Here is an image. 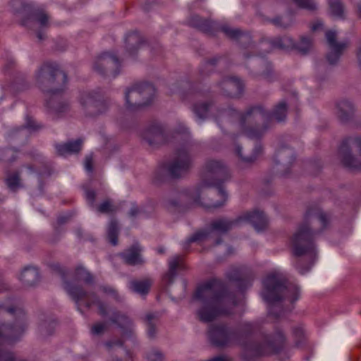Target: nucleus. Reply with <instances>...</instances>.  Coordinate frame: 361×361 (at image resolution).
I'll use <instances>...</instances> for the list:
<instances>
[{"instance_id":"f257e3e1","label":"nucleus","mask_w":361,"mask_h":361,"mask_svg":"<svg viewBox=\"0 0 361 361\" xmlns=\"http://www.w3.org/2000/svg\"><path fill=\"white\" fill-rule=\"evenodd\" d=\"M216 111V118L236 119L243 134L250 139L259 140L274 126V121L278 123L286 121L288 104L286 101H281L271 111L261 104L251 106L243 113L231 107L218 108Z\"/></svg>"},{"instance_id":"f03ea898","label":"nucleus","mask_w":361,"mask_h":361,"mask_svg":"<svg viewBox=\"0 0 361 361\" xmlns=\"http://www.w3.org/2000/svg\"><path fill=\"white\" fill-rule=\"evenodd\" d=\"M328 218L320 208L317 206L309 207L305 214L304 221L300 225L293 235L291 245L293 255L297 257L306 255L310 262L303 267V262L298 259L295 268L300 274L307 273L313 265L317 257L315 237L326 226Z\"/></svg>"},{"instance_id":"7ed1b4c3","label":"nucleus","mask_w":361,"mask_h":361,"mask_svg":"<svg viewBox=\"0 0 361 361\" xmlns=\"http://www.w3.org/2000/svg\"><path fill=\"white\" fill-rule=\"evenodd\" d=\"M195 298L201 301L202 306L197 310L199 319L209 323L219 317L232 314L237 302L234 294L228 291L224 282L211 279L200 286Z\"/></svg>"},{"instance_id":"20e7f679","label":"nucleus","mask_w":361,"mask_h":361,"mask_svg":"<svg viewBox=\"0 0 361 361\" xmlns=\"http://www.w3.org/2000/svg\"><path fill=\"white\" fill-rule=\"evenodd\" d=\"M206 171L213 177V180H204L196 189H185L179 193L177 199H170L167 202L169 208H176L180 204L190 202H198L200 193L203 189L214 186L216 188L218 195L221 200L216 202L211 203L210 207L219 208L224 205L227 200V193L222 186V183L231 178V173L227 165L219 159H208L204 164Z\"/></svg>"},{"instance_id":"39448f33","label":"nucleus","mask_w":361,"mask_h":361,"mask_svg":"<svg viewBox=\"0 0 361 361\" xmlns=\"http://www.w3.org/2000/svg\"><path fill=\"white\" fill-rule=\"evenodd\" d=\"M262 296L269 305V314L279 318L294 308L293 304L300 297V289L296 285L288 283L281 274L274 273L264 279Z\"/></svg>"},{"instance_id":"423d86ee","label":"nucleus","mask_w":361,"mask_h":361,"mask_svg":"<svg viewBox=\"0 0 361 361\" xmlns=\"http://www.w3.org/2000/svg\"><path fill=\"white\" fill-rule=\"evenodd\" d=\"M5 314L13 316L16 321L13 326L5 324L0 325V361H25L16 358L12 352L2 347L3 342L14 343L25 332L27 327L25 313L21 308L7 307L0 303V317Z\"/></svg>"},{"instance_id":"0eeeda50","label":"nucleus","mask_w":361,"mask_h":361,"mask_svg":"<svg viewBox=\"0 0 361 361\" xmlns=\"http://www.w3.org/2000/svg\"><path fill=\"white\" fill-rule=\"evenodd\" d=\"M192 147L190 143H185L178 147L174 157L156 171L154 183L159 185L166 181L169 178L176 179L186 175L193 165Z\"/></svg>"},{"instance_id":"6e6552de","label":"nucleus","mask_w":361,"mask_h":361,"mask_svg":"<svg viewBox=\"0 0 361 361\" xmlns=\"http://www.w3.org/2000/svg\"><path fill=\"white\" fill-rule=\"evenodd\" d=\"M255 323L244 322L240 323L234 331L238 335V341L235 343H240L244 346L245 350L251 355L259 356L280 350L285 341V337L281 331H277L274 336H267L264 338V343H244L243 340L251 335L257 329Z\"/></svg>"},{"instance_id":"1a4fd4ad","label":"nucleus","mask_w":361,"mask_h":361,"mask_svg":"<svg viewBox=\"0 0 361 361\" xmlns=\"http://www.w3.org/2000/svg\"><path fill=\"white\" fill-rule=\"evenodd\" d=\"M262 45H264V51L259 54L261 57L249 60L247 66L252 68L251 71L254 78L262 79L271 82L275 80V77L271 63L264 58V56L271 51L272 49L285 51L293 49L295 47V43L290 37L284 35L271 39L262 40Z\"/></svg>"},{"instance_id":"9d476101","label":"nucleus","mask_w":361,"mask_h":361,"mask_svg":"<svg viewBox=\"0 0 361 361\" xmlns=\"http://www.w3.org/2000/svg\"><path fill=\"white\" fill-rule=\"evenodd\" d=\"M35 78L42 91L54 96L63 92L67 75L56 63L46 62L36 72Z\"/></svg>"},{"instance_id":"9b49d317","label":"nucleus","mask_w":361,"mask_h":361,"mask_svg":"<svg viewBox=\"0 0 361 361\" xmlns=\"http://www.w3.org/2000/svg\"><path fill=\"white\" fill-rule=\"evenodd\" d=\"M62 279L63 281L64 289L75 302L78 311L82 313L81 310V305L82 304L87 309H90L92 305H95L98 307L99 313L102 317L107 316V306L99 299L95 293H89L82 286L73 284L66 281L63 274H62Z\"/></svg>"},{"instance_id":"f8f14e48","label":"nucleus","mask_w":361,"mask_h":361,"mask_svg":"<svg viewBox=\"0 0 361 361\" xmlns=\"http://www.w3.org/2000/svg\"><path fill=\"white\" fill-rule=\"evenodd\" d=\"M240 224V219H230L227 217H220L211 221L208 231H200L195 233L184 243L185 250L189 247L191 243L201 241L207 239L212 234L223 235L238 226Z\"/></svg>"},{"instance_id":"ddd939ff","label":"nucleus","mask_w":361,"mask_h":361,"mask_svg":"<svg viewBox=\"0 0 361 361\" xmlns=\"http://www.w3.org/2000/svg\"><path fill=\"white\" fill-rule=\"evenodd\" d=\"M343 164L350 169H361V138L348 137L343 140L339 149Z\"/></svg>"},{"instance_id":"4468645a","label":"nucleus","mask_w":361,"mask_h":361,"mask_svg":"<svg viewBox=\"0 0 361 361\" xmlns=\"http://www.w3.org/2000/svg\"><path fill=\"white\" fill-rule=\"evenodd\" d=\"M79 102L86 117H95L102 114L109 107L108 103L104 101L102 95L96 91L82 93Z\"/></svg>"},{"instance_id":"2eb2a0df","label":"nucleus","mask_w":361,"mask_h":361,"mask_svg":"<svg viewBox=\"0 0 361 361\" xmlns=\"http://www.w3.org/2000/svg\"><path fill=\"white\" fill-rule=\"evenodd\" d=\"M121 61L116 54L104 52L94 62L93 69L102 76L116 77L121 73Z\"/></svg>"},{"instance_id":"dca6fc26","label":"nucleus","mask_w":361,"mask_h":361,"mask_svg":"<svg viewBox=\"0 0 361 361\" xmlns=\"http://www.w3.org/2000/svg\"><path fill=\"white\" fill-rule=\"evenodd\" d=\"M208 336L211 343L218 347H224L238 341V335L234 329L225 324H212L209 327Z\"/></svg>"},{"instance_id":"f3484780","label":"nucleus","mask_w":361,"mask_h":361,"mask_svg":"<svg viewBox=\"0 0 361 361\" xmlns=\"http://www.w3.org/2000/svg\"><path fill=\"white\" fill-rule=\"evenodd\" d=\"M295 160L293 149L286 145H281L277 149L274 159L276 169L282 176L290 173Z\"/></svg>"},{"instance_id":"a211bd4d","label":"nucleus","mask_w":361,"mask_h":361,"mask_svg":"<svg viewBox=\"0 0 361 361\" xmlns=\"http://www.w3.org/2000/svg\"><path fill=\"white\" fill-rule=\"evenodd\" d=\"M236 42H238L242 47L252 50V52L250 51H245L243 53V57L245 61V67L249 69L250 74L252 75V77H253V73L251 71L252 68L247 66V62L249 60L252 59H259L261 57L259 54L263 53L264 45H262V42L259 44H254L250 33L243 30L242 31L238 39H237Z\"/></svg>"},{"instance_id":"6ab92c4d","label":"nucleus","mask_w":361,"mask_h":361,"mask_svg":"<svg viewBox=\"0 0 361 361\" xmlns=\"http://www.w3.org/2000/svg\"><path fill=\"white\" fill-rule=\"evenodd\" d=\"M140 135L142 139L152 147L159 145L166 141L164 128L158 123H152L146 126Z\"/></svg>"},{"instance_id":"aec40b11","label":"nucleus","mask_w":361,"mask_h":361,"mask_svg":"<svg viewBox=\"0 0 361 361\" xmlns=\"http://www.w3.org/2000/svg\"><path fill=\"white\" fill-rule=\"evenodd\" d=\"M326 39L330 49L326 54V60L330 65H336L346 45L345 43L336 41V33L332 30L326 32Z\"/></svg>"},{"instance_id":"412c9836","label":"nucleus","mask_w":361,"mask_h":361,"mask_svg":"<svg viewBox=\"0 0 361 361\" xmlns=\"http://www.w3.org/2000/svg\"><path fill=\"white\" fill-rule=\"evenodd\" d=\"M142 247L138 242H135L129 247L118 254L124 263L130 266L142 265L145 260L142 256Z\"/></svg>"},{"instance_id":"4be33fe9","label":"nucleus","mask_w":361,"mask_h":361,"mask_svg":"<svg viewBox=\"0 0 361 361\" xmlns=\"http://www.w3.org/2000/svg\"><path fill=\"white\" fill-rule=\"evenodd\" d=\"M109 320L118 326L122 331L123 336L132 337L134 332V324L132 319L125 313L114 310Z\"/></svg>"},{"instance_id":"5701e85b","label":"nucleus","mask_w":361,"mask_h":361,"mask_svg":"<svg viewBox=\"0 0 361 361\" xmlns=\"http://www.w3.org/2000/svg\"><path fill=\"white\" fill-rule=\"evenodd\" d=\"M222 93L229 97H239L243 91L242 82L235 77L224 78L219 83Z\"/></svg>"},{"instance_id":"b1692460","label":"nucleus","mask_w":361,"mask_h":361,"mask_svg":"<svg viewBox=\"0 0 361 361\" xmlns=\"http://www.w3.org/2000/svg\"><path fill=\"white\" fill-rule=\"evenodd\" d=\"M355 107L348 99H341L336 103V116L342 123H348L354 118Z\"/></svg>"},{"instance_id":"393cba45","label":"nucleus","mask_w":361,"mask_h":361,"mask_svg":"<svg viewBox=\"0 0 361 361\" xmlns=\"http://www.w3.org/2000/svg\"><path fill=\"white\" fill-rule=\"evenodd\" d=\"M240 219V223L247 221L250 223L257 231L264 229L267 225V219L262 212H247L238 217Z\"/></svg>"},{"instance_id":"a878e982","label":"nucleus","mask_w":361,"mask_h":361,"mask_svg":"<svg viewBox=\"0 0 361 361\" xmlns=\"http://www.w3.org/2000/svg\"><path fill=\"white\" fill-rule=\"evenodd\" d=\"M126 108L130 111H135L142 108V100L138 84H135L129 87L125 92Z\"/></svg>"},{"instance_id":"bb28decb","label":"nucleus","mask_w":361,"mask_h":361,"mask_svg":"<svg viewBox=\"0 0 361 361\" xmlns=\"http://www.w3.org/2000/svg\"><path fill=\"white\" fill-rule=\"evenodd\" d=\"M188 25L207 34H212L213 32L216 30L215 23L207 19H203L197 15H193L190 17L188 19Z\"/></svg>"},{"instance_id":"cd10ccee","label":"nucleus","mask_w":361,"mask_h":361,"mask_svg":"<svg viewBox=\"0 0 361 361\" xmlns=\"http://www.w3.org/2000/svg\"><path fill=\"white\" fill-rule=\"evenodd\" d=\"M142 36L137 32L128 34L125 39L126 49L130 56H134L144 43Z\"/></svg>"},{"instance_id":"c85d7f7f","label":"nucleus","mask_w":361,"mask_h":361,"mask_svg":"<svg viewBox=\"0 0 361 361\" xmlns=\"http://www.w3.org/2000/svg\"><path fill=\"white\" fill-rule=\"evenodd\" d=\"M142 102V107L149 105L154 99L156 96V89L154 86L148 82L138 84Z\"/></svg>"},{"instance_id":"c756f323","label":"nucleus","mask_w":361,"mask_h":361,"mask_svg":"<svg viewBox=\"0 0 361 361\" xmlns=\"http://www.w3.org/2000/svg\"><path fill=\"white\" fill-rule=\"evenodd\" d=\"M20 280L25 286H34L39 281V273L36 268L25 267L20 275Z\"/></svg>"},{"instance_id":"7c9ffc66","label":"nucleus","mask_w":361,"mask_h":361,"mask_svg":"<svg viewBox=\"0 0 361 361\" xmlns=\"http://www.w3.org/2000/svg\"><path fill=\"white\" fill-rule=\"evenodd\" d=\"M82 144L81 139L67 142L65 144L56 145V149L57 154L61 156H66L78 152Z\"/></svg>"},{"instance_id":"2f4dec72","label":"nucleus","mask_w":361,"mask_h":361,"mask_svg":"<svg viewBox=\"0 0 361 361\" xmlns=\"http://www.w3.org/2000/svg\"><path fill=\"white\" fill-rule=\"evenodd\" d=\"M185 265L183 258L180 255L174 256L169 260V271L166 274L169 283H173L174 278L177 276L178 270H183Z\"/></svg>"},{"instance_id":"473e14b6","label":"nucleus","mask_w":361,"mask_h":361,"mask_svg":"<svg viewBox=\"0 0 361 361\" xmlns=\"http://www.w3.org/2000/svg\"><path fill=\"white\" fill-rule=\"evenodd\" d=\"M50 96L51 98L47 101V104L51 113L59 114L69 110L70 106L67 101L58 98V95Z\"/></svg>"},{"instance_id":"72a5a7b5","label":"nucleus","mask_w":361,"mask_h":361,"mask_svg":"<svg viewBox=\"0 0 361 361\" xmlns=\"http://www.w3.org/2000/svg\"><path fill=\"white\" fill-rule=\"evenodd\" d=\"M35 129L36 127L34 125V122L28 120L25 126L11 130L8 136L11 140L18 139L20 142L24 143L29 135L30 130Z\"/></svg>"},{"instance_id":"f704fd0d","label":"nucleus","mask_w":361,"mask_h":361,"mask_svg":"<svg viewBox=\"0 0 361 361\" xmlns=\"http://www.w3.org/2000/svg\"><path fill=\"white\" fill-rule=\"evenodd\" d=\"M49 16L42 9H35L30 18L23 19L22 25L29 27L32 21H35L39 23L41 27H47L48 25Z\"/></svg>"},{"instance_id":"c9c22d12","label":"nucleus","mask_w":361,"mask_h":361,"mask_svg":"<svg viewBox=\"0 0 361 361\" xmlns=\"http://www.w3.org/2000/svg\"><path fill=\"white\" fill-rule=\"evenodd\" d=\"M213 103L212 102H196L192 106V111L197 119L204 121L211 111Z\"/></svg>"},{"instance_id":"e433bc0d","label":"nucleus","mask_w":361,"mask_h":361,"mask_svg":"<svg viewBox=\"0 0 361 361\" xmlns=\"http://www.w3.org/2000/svg\"><path fill=\"white\" fill-rule=\"evenodd\" d=\"M262 152V147L260 145H256L250 154H243V148L240 145H235V153L240 159L245 164H252L257 160Z\"/></svg>"},{"instance_id":"4c0bfd02","label":"nucleus","mask_w":361,"mask_h":361,"mask_svg":"<svg viewBox=\"0 0 361 361\" xmlns=\"http://www.w3.org/2000/svg\"><path fill=\"white\" fill-rule=\"evenodd\" d=\"M144 322L147 326V336L150 339H154L157 336L158 316L155 313L148 312L146 314Z\"/></svg>"},{"instance_id":"58836bf2","label":"nucleus","mask_w":361,"mask_h":361,"mask_svg":"<svg viewBox=\"0 0 361 361\" xmlns=\"http://www.w3.org/2000/svg\"><path fill=\"white\" fill-rule=\"evenodd\" d=\"M152 281L148 279L142 280L134 279L129 282V288L140 295H146L149 290Z\"/></svg>"},{"instance_id":"ea45409f","label":"nucleus","mask_w":361,"mask_h":361,"mask_svg":"<svg viewBox=\"0 0 361 361\" xmlns=\"http://www.w3.org/2000/svg\"><path fill=\"white\" fill-rule=\"evenodd\" d=\"M222 56H214L211 59H208L204 60L200 65L199 68V73L200 75L204 78L209 75L211 73L213 72L216 65L219 61L223 60Z\"/></svg>"},{"instance_id":"a19ab883","label":"nucleus","mask_w":361,"mask_h":361,"mask_svg":"<svg viewBox=\"0 0 361 361\" xmlns=\"http://www.w3.org/2000/svg\"><path fill=\"white\" fill-rule=\"evenodd\" d=\"M120 228L118 226V221L112 219L107 227L106 231V239L108 242L113 246L118 245V238L119 234Z\"/></svg>"},{"instance_id":"79ce46f5","label":"nucleus","mask_w":361,"mask_h":361,"mask_svg":"<svg viewBox=\"0 0 361 361\" xmlns=\"http://www.w3.org/2000/svg\"><path fill=\"white\" fill-rule=\"evenodd\" d=\"M170 90L171 94H178L180 97H184L188 93L193 92L190 82L186 80H181L173 84Z\"/></svg>"},{"instance_id":"37998d69","label":"nucleus","mask_w":361,"mask_h":361,"mask_svg":"<svg viewBox=\"0 0 361 361\" xmlns=\"http://www.w3.org/2000/svg\"><path fill=\"white\" fill-rule=\"evenodd\" d=\"M53 169L49 165H45L38 172V189L39 194L42 195L44 193V180L50 177L53 173Z\"/></svg>"},{"instance_id":"c03bdc74","label":"nucleus","mask_w":361,"mask_h":361,"mask_svg":"<svg viewBox=\"0 0 361 361\" xmlns=\"http://www.w3.org/2000/svg\"><path fill=\"white\" fill-rule=\"evenodd\" d=\"M330 13L331 16L343 18L344 16V8L341 0H329Z\"/></svg>"},{"instance_id":"a18cd8bd","label":"nucleus","mask_w":361,"mask_h":361,"mask_svg":"<svg viewBox=\"0 0 361 361\" xmlns=\"http://www.w3.org/2000/svg\"><path fill=\"white\" fill-rule=\"evenodd\" d=\"M6 183L10 190L16 192L18 189L21 187L20 173L14 172L13 173H8L6 178Z\"/></svg>"},{"instance_id":"49530a36","label":"nucleus","mask_w":361,"mask_h":361,"mask_svg":"<svg viewBox=\"0 0 361 361\" xmlns=\"http://www.w3.org/2000/svg\"><path fill=\"white\" fill-rule=\"evenodd\" d=\"M297 7L311 13H315L318 6L314 0H291Z\"/></svg>"},{"instance_id":"de8ad7c7","label":"nucleus","mask_w":361,"mask_h":361,"mask_svg":"<svg viewBox=\"0 0 361 361\" xmlns=\"http://www.w3.org/2000/svg\"><path fill=\"white\" fill-rule=\"evenodd\" d=\"M76 277L83 281L86 284H92L94 282V276L85 268L78 267L75 270Z\"/></svg>"},{"instance_id":"09e8293b","label":"nucleus","mask_w":361,"mask_h":361,"mask_svg":"<svg viewBox=\"0 0 361 361\" xmlns=\"http://www.w3.org/2000/svg\"><path fill=\"white\" fill-rule=\"evenodd\" d=\"M16 152L13 149H0V161L12 163L16 160Z\"/></svg>"},{"instance_id":"8fccbe9b","label":"nucleus","mask_w":361,"mask_h":361,"mask_svg":"<svg viewBox=\"0 0 361 361\" xmlns=\"http://www.w3.org/2000/svg\"><path fill=\"white\" fill-rule=\"evenodd\" d=\"M221 30L226 35V37L235 41L238 39L243 31L240 28L232 27L228 25H222L221 27Z\"/></svg>"},{"instance_id":"3c124183","label":"nucleus","mask_w":361,"mask_h":361,"mask_svg":"<svg viewBox=\"0 0 361 361\" xmlns=\"http://www.w3.org/2000/svg\"><path fill=\"white\" fill-rule=\"evenodd\" d=\"M55 329V323L53 321H44L39 325V331L44 337L53 334Z\"/></svg>"},{"instance_id":"603ef678","label":"nucleus","mask_w":361,"mask_h":361,"mask_svg":"<svg viewBox=\"0 0 361 361\" xmlns=\"http://www.w3.org/2000/svg\"><path fill=\"white\" fill-rule=\"evenodd\" d=\"M97 211L101 214H112L117 211V208L112 204V201L108 199L97 207Z\"/></svg>"},{"instance_id":"864d4df0","label":"nucleus","mask_w":361,"mask_h":361,"mask_svg":"<svg viewBox=\"0 0 361 361\" xmlns=\"http://www.w3.org/2000/svg\"><path fill=\"white\" fill-rule=\"evenodd\" d=\"M270 22L276 27L283 29L289 27L293 23V19L290 16H277L270 20Z\"/></svg>"},{"instance_id":"5fc2aeb1","label":"nucleus","mask_w":361,"mask_h":361,"mask_svg":"<svg viewBox=\"0 0 361 361\" xmlns=\"http://www.w3.org/2000/svg\"><path fill=\"white\" fill-rule=\"evenodd\" d=\"M312 45V39L307 37H302L298 44H295L294 49H297L302 54H307L310 49Z\"/></svg>"},{"instance_id":"6e6d98bb","label":"nucleus","mask_w":361,"mask_h":361,"mask_svg":"<svg viewBox=\"0 0 361 361\" xmlns=\"http://www.w3.org/2000/svg\"><path fill=\"white\" fill-rule=\"evenodd\" d=\"M128 216L132 219H135L136 218L140 217H147L148 214L146 213L145 209L142 207H139L135 204H132V206L128 213Z\"/></svg>"},{"instance_id":"4d7b16f0","label":"nucleus","mask_w":361,"mask_h":361,"mask_svg":"<svg viewBox=\"0 0 361 361\" xmlns=\"http://www.w3.org/2000/svg\"><path fill=\"white\" fill-rule=\"evenodd\" d=\"M147 361H164V355L157 349H151L146 353Z\"/></svg>"},{"instance_id":"13d9d810","label":"nucleus","mask_w":361,"mask_h":361,"mask_svg":"<svg viewBox=\"0 0 361 361\" xmlns=\"http://www.w3.org/2000/svg\"><path fill=\"white\" fill-rule=\"evenodd\" d=\"M100 288L104 293L109 294V295H111L116 300L121 301V298L118 295L117 291L115 289H114L112 287L104 286H102Z\"/></svg>"},{"instance_id":"bf43d9fd","label":"nucleus","mask_w":361,"mask_h":361,"mask_svg":"<svg viewBox=\"0 0 361 361\" xmlns=\"http://www.w3.org/2000/svg\"><path fill=\"white\" fill-rule=\"evenodd\" d=\"M106 329V324L102 322L97 323L92 326L91 329V332L94 335H99L102 334L104 330Z\"/></svg>"},{"instance_id":"052dcab7","label":"nucleus","mask_w":361,"mask_h":361,"mask_svg":"<svg viewBox=\"0 0 361 361\" xmlns=\"http://www.w3.org/2000/svg\"><path fill=\"white\" fill-rule=\"evenodd\" d=\"M86 199L88 202V204L91 207H94V201L96 198V193L94 190H87L85 192Z\"/></svg>"},{"instance_id":"680f3d73","label":"nucleus","mask_w":361,"mask_h":361,"mask_svg":"<svg viewBox=\"0 0 361 361\" xmlns=\"http://www.w3.org/2000/svg\"><path fill=\"white\" fill-rule=\"evenodd\" d=\"M123 341L121 338L112 339L105 343V345L108 349H111L114 346H123Z\"/></svg>"},{"instance_id":"e2e57ef3","label":"nucleus","mask_w":361,"mask_h":361,"mask_svg":"<svg viewBox=\"0 0 361 361\" xmlns=\"http://www.w3.org/2000/svg\"><path fill=\"white\" fill-rule=\"evenodd\" d=\"M85 168L89 172L92 171L93 166H92V155H88L85 157Z\"/></svg>"},{"instance_id":"0e129e2a","label":"nucleus","mask_w":361,"mask_h":361,"mask_svg":"<svg viewBox=\"0 0 361 361\" xmlns=\"http://www.w3.org/2000/svg\"><path fill=\"white\" fill-rule=\"evenodd\" d=\"M323 23L321 20H317L315 23H314L311 27V30L312 31H317L320 29H322Z\"/></svg>"},{"instance_id":"69168bd1","label":"nucleus","mask_w":361,"mask_h":361,"mask_svg":"<svg viewBox=\"0 0 361 361\" xmlns=\"http://www.w3.org/2000/svg\"><path fill=\"white\" fill-rule=\"evenodd\" d=\"M294 335L298 338H301L303 335V330L300 327H296L293 329Z\"/></svg>"},{"instance_id":"338daca9","label":"nucleus","mask_w":361,"mask_h":361,"mask_svg":"<svg viewBox=\"0 0 361 361\" xmlns=\"http://www.w3.org/2000/svg\"><path fill=\"white\" fill-rule=\"evenodd\" d=\"M356 56H357L358 63L361 66V42H360L358 47H357Z\"/></svg>"},{"instance_id":"774afa93","label":"nucleus","mask_w":361,"mask_h":361,"mask_svg":"<svg viewBox=\"0 0 361 361\" xmlns=\"http://www.w3.org/2000/svg\"><path fill=\"white\" fill-rule=\"evenodd\" d=\"M70 219V216H60L58 218V223L59 224H65L68 221V220Z\"/></svg>"}]
</instances>
